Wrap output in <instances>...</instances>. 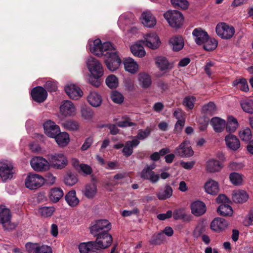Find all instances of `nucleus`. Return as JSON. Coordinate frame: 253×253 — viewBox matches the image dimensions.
Masks as SVG:
<instances>
[{
    "label": "nucleus",
    "instance_id": "c9c22d12",
    "mask_svg": "<svg viewBox=\"0 0 253 253\" xmlns=\"http://www.w3.org/2000/svg\"><path fill=\"white\" fill-rule=\"evenodd\" d=\"M170 44L174 51H179L184 46V41L182 37L175 36L171 38L169 42Z\"/></svg>",
    "mask_w": 253,
    "mask_h": 253
},
{
    "label": "nucleus",
    "instance_id": "c85d7f7f",
    "mask_svg": "<svg viewBox=\"0 0 253 253\" xmlns=\"http://www.w3.org/2000/svg\"><path fill=\"white\" fill-rule=\"evenodd\" d=\"M204 189L206 193L213 195H217L219 190L218 182L212 179H210L205 183Z\"/></svg>",
    "mask_w": 253,
    "mask_h": 253
},
{
    "label": "nucleus",
    "instance_id": "412c9836",
    "mask_svg": "<svg viewBox=\"0 0 253 253\" xmlns=\"http://www.w3.org/2000/svg\"><path fill=\"white\" fill-rule=\"evenodd\" d=\"M228 225V222L225 219L216 217L211 221V228L212 230L219 232L225 229Z\"/></svg>",
    "mask_w": 253,
    "mask_h": 253
},
{
    "label": "nucleus",
    "instance_id": "f03ea898",
    "mask_svg": "<svg viewBox=\"0 0 253 253\" xmlns=\"http://www.w3.org/2000/svg\"><path fill=\"white\" fill-rule=\"evenodd\" d=\"M164 17L169 26L172 28H179L183 24V15L178 11L168 10L164 13Z\"/></svg>",
    "mask_w": 253,
    "mask_h": 253
},
{
    "label": "nucleus",
    "instance_id": "c756f323",
    "mask_svg": "<svg viewBox=\"0 0 253 253\" xmlns=\"http://www.w3.org/2000/svg\"><path fill=\"white\" fill-rule=\"evenodd\" d=\"M87 100L88 103L93 107L100 106L102 102L101 96L94 91H90L87 97Z\"/></svg>",
    "mask_w": 253,
    "mask_h": 253
},
{
    "label": "nucleus",
    "instance_id": "f704fd0d",
    "mask_svg": "<svg viewBox=\"0 0 253 253\" xmlns=\"http://www.w3.org/2000/svg\"><path fill=\"white\" fill-rule=\"evenodd\" d=\"M138 81L139 85L143 88L149 87L152 84L150 76L145 72H141L138 75Z\"/></svg>",
    "mask_w": 253,
    "mask_h": 253
},
{
    "label": "nucleus",
    "instance_id": "a19ab883",
    "mask_svg": "<svg viewBox=\"0 0 253 253\" xmlns=\"http://www.w3.org/2000/svg\"><path fill=\"white\" fill-rule=\"evenodd\" d=\"M131 53L135 56L142 57L146 54L143 46L140 42H137L130 46Z\"/></svg>",
    "mask_w": 253,
    "mask_h": 253
},
{
    "label": "nucleus",
    "instance_id": "e433bc0d",
    "mask_svg": "<svg viewBox=\"0 0 253 253\" xmlns=\"http://www.w3.org/2000/svg\"><path fill=\"white\" fill-rule=\"evenodd\" d=\"M239 126V123L237 120L232 116L227 117V122H226V130L228 132L233 133Z\"/></svg>",
    "mask_w": 253,
    "mask_h": 253
},
{
    "label": "nucleus",
    "instance_id": "13d9d810",
    "mask_svg": "<svg viewBox=\"0 0 253 253\" xmlns=\"http://www.w3.org/2000/svg\"><path fill=\"white\" fill-rule=\"evenodd\" d=\"M78 181L76 176L71 173H68L64 177V183L66 185L73 186Z\"/></svg>",
    "mask_w": 253,
    "mask_h": 253
},
{
    "label": "nucleus",
    "instance_id": "f257e3e1",
    "mask_svg": "<svg viewBox=\"0 0 253 253\" xmlns=\"http://www.w3.org/2000/svg\"><path fill=\"white\" fill-rule=\"evenodd\" d=\"M88 44L90 51L99 57L107 55L115 48L110 42L102 43L99 39L90 40Z\"/></svg>",
    "mask_w": 253,
    "mask_h": 253
},
{
    "label": "nucleus",
    "instance_id": "6e6d98bb",
    "mask_svg": "<svg viewBox=\"0 0 253 253\" xmlns=\"http://www.w3.org/2000/svg\"><path fill=\"white\" fill-rule=\"evenodd\" d=\"M165 240V236L163 232H160L158 234H154L150 242L151 244L157 245L161 244Z\"/></svg>",
    "mask_w": 253,
    "mask_h": 253
},
{
    "label": "nucleus",
    "instance_id": "4468645a",
    "mask_svg": "<svg viewBox=\"0 0 253 253\" xmlns=\"http://www.w3.org/2000/svg\"><path fill=\"white\" fill-rule=\"evenodd\" d=\"M25 248L28 253H52L51 248L45 245L27 243Z\"/></svg>",
    "mask_w": 253,
    "mask_h": 253
},
{
    "label": "nucleus",
    "instance_id": "5701e85b",
    "mask_svg": "<svg viewBox=\"0 0 253 253\" xmlns=\"http://www.w3.org/2000/svg\"><path fill=\"white\" fill-rule=\"evenodd\" d=\"M142 23L148 28L153 27L157 23L156 18L148 11L142 13L141 17Z\"/></svg>",
    "mask_w": 253,
    "mask_h": 253
},
{
    "label": "nucleus",
    "instance_id": "ea45409f",
    "mask_svg": "<svg viewBox=\"0 0 253 253\" xmlns=\"http://www.w3.org/2000/svg\"><path fill=\"white\" fill-rule=\"evenodd\" d=\"M156 64L161 71H165L170 68V64L167 58L163 56H159L155 59Z\"/></svg>",
    "mask_w": 253,
    "mask_h": 253
},
{
    "label": "nucleus",
    "instance_id": "8fccbe9b",
    "mask_svg": "<svg viewBox=\"0 0 253 253\" xmlns=\"http://www.w3.org/2000/svg\"><path fill=\"white\" fill-rule=\"evenodd\" d=\"M231 183L234 185H240L243 182V176L237 172H232L229 175Z\"/></svg>",
    "mask_w": 253,
    "mask_h": 253
},
{
    "label": "nucleus",
    "instance_id": "473e14b6",
    "mask_svg": "<svg viewBox=\"0 0 253 253\" xmlns=\"http://www.w3.org/2000/svg\"><path fill=\"white\" fill-rule=\"evenodd\" d=\"M195 41L198 45L203 44L209 39L207 33L201 29H195L192 32Z\"/></svg>",
    "mask_w": 253,
    "mask_h": 253
},
{
    "label": "nucleus",
    "instance_id": "6e6552de",
    "mask_svg": "<svg viewBox=\"0 0 253 253\" xmlns=\"http://www.w3.org/2000/svg\"><path fill=\"white\" fill-rule=\"evenodd\" d=\"M86 66L90 74L97 77H102L104 71L101 63L95 58L89 57L86 60Z\"/></svg>",
    "mask_w": 253,
    "mask_h": 253
},
{
    "label": "nucleus",
    "instance_id": "bb28decb",
    "mask_svg": "<svg viewBox=\"0 0 253 253\" xmlns=\"http://www.w3.org/2000/svg\"><path fill=\"white\" fill-rule=\"evenodd\" d=\"M141 178L150 180L152 183H155L158 181L160 179L159 174L156 173L149 168H144L141 173Z\"/></svg>",
    "mask_w": 253,
    "mask_h": 253
},
{
    "label": "nucleus",
    "instance_id": "c03bdc74",
    "mask_svg": "<svg viewBox=\"0 0 253 253\" xmlns=\"http://www.w3.org/2000/svg\"><path fill=\"white\" fill-rule=\"evenodd\" d=\"M97 191L96 185L94 183H92L86 185L84 194L86 198L92 199L96 195Z\"/></svg>",
    "mask_w": 253,
    "mask_h": 253
},
{
    "label": "nucleus",
    "instance_id": "dca6fc26",
    "mask_svg": "<svg viewBox=\"0 0 253 253\" xmlns=\"http://www.w3.org/2000/svg\"><path fill=\"white\" fill-rule=\"evenodd\" d=\"M61 114L65 117L74 116L76 114V108L70 101H64L60 107Z\"/></svg>",
    "mask_w": 253,
    "mask_h": 253
},
{
    "label": "nucleus",
    "instance_id": "cd10ccee",
    "mask_svg": "<svg viewBox=\"0 0 253 253\" xmlns=\"http://www.w3.org/2000/svg\"><path fill=\"white\" fill-rule=\"evenodd\" d=\"M139 143V141L136 138H133L131 141H126L123 149L124 155L126 157L130 156L133 153V148L138 146Z\"/></svg>",
    "mask_w": 253,
    "mask_h": 253
},
{
    "label": "nucleus",
    "instance_id": "6ab92c4d",
    "mask_svg": "<svg viewBox=\"0 0 253 253\" xmlns=\"http://www.w3.org/2000/svg\"><path fill=\"white\" fill-rule=\"evenodd\" d=\"M224 140L227 148L231 150L237 151L241 146L239 139L234 134H227L225 136Z\"/></svg>",
    "mask_w": 253,
    "mask_h": 253
},
{
    "label": "nucleus",
    "instance_id": "09e8293b",
    "mask_svg": "<svg viewBox=\"0 0 253 253\" xmlns=\"http://www.w3.org/2000/svg\"><path fill=\"white\" fill-rule=\"evenodd\" d=\"M106 84L110 88H115L119 84L118 79L114 75H110L106 79Z\"/></svg>",
    "mask_w": 253,
    "mask_h": 253
},
{
    "label": "nucleus",
    "instance_id": "0e129e2a",
    "mask_svg": "<svg viewBox=\"0 0 253 253\" xmlns=\"http://www.w3.org/2000/svg\"><path fill=\"white\" fill-rule=\"evenodd\" d=\"M203 110L207 114L212 115L216 111V106L213 103L210 102L203 106Z\"/></svg>",
    "mask_w": 253,
    "mask_h": 253
},
{
    "label": "nucleus",
    "instance_id": "e2e57ef3",
    "mask_svg": "<svg viewBox=\"0 0 253 253\" xmlns=\"http://www.w3.org/2000/svg\"><path fill=\"white\" fill-rule=\"evenodd\" d=\"M119 181L116 180L114 177H108L105 181V188L109 190L112 191V187L118 184Z\"/></svg>",
    "mask_w": 253,
    "mask_h": 253
},
{
    "label": "nucleus",
    "instance_id": "864d4df0",
    "mask_svg": "<svg viewBox=\"0 0 253 253\" xmlns=\"http://www.w3.org/2000/svg\"><path fill=\"white\" fill-rule=\"evenodd\" d=\"M55 211L53 207H43L39 209V212L43 217L51 216Z\"/></svg>",
    "mask_w": 253,
    "mask_h": 253
},
{
    "label": "nucleus",
    "instance_id": "393cba45",
    "mask_svg": "<svg viewBox=\"0 0 253 253\" xmlns=\"http://www.w3.org/2000/svg\"><path fill=\"white\" fill-rule=\"evenodd\" d=\"M222 168V163L214 159H211L206 162V169L209 172H218L221 170Z\"/></svg>",
    "mask_w": 253,
    "mask_h": 253
},
{
    "label": "nucleus",
    "instance_id": "338daca9",
    "mask_svg": "<svg viewBox=\"0 0 253 253\" xmlns=\"http://www.w3.org/2000/svg\"><path fill=\"white\" fill-rule=\"evenodd\" d=\"M151 129L149 128H147L145 130L140 129L139 130L138 133L135 138L137 140L144 139L149 135Z\"/></svg>",
    "mask_w": 253,
    "mask_h": 253
},
{
    "label": "nucleus",
    "instance_id": "7ed1b4c3",
    "mask_svg": "<svg viewBox=\"0 0 253 253\" xmlns=\"http://www.w3.org/2000/svg\"><path fill=\"white\" fill-rule=\"evenodd\" d=\"M11 213L9 209L5 206H0V223L5 230L11 231L14 230L17 225L11 221Z\"/></svg>",
    "mask_w": 253,
    "mask_h": 253
},
{
    "label": "nucleus",
    "instance_id": "aec40b11",
    "mask_svg": "<svg viewBox=\"0 0 253 253\" xmlns=\"http://www.w3.org/2000/svg\"><path fill=\"white\" fill-rule=\"evenodd\" d=\"M67 94L72 99H78L83 95V92L78 86L71 84L65 87Z\"/></svg>",
    "mask_w": 253,
    "mask_h": 253
},
{
    "label": "nucleus",
    "instance_id": "774afa93",
    "mask_svg": "<svg viewBox=\"0 0 253 253\" xmlns=\"http://www.w3.org/2000/svg\"><path fill=\"white\" fill-rule=\"evenodd\" d=\"M56 178L52 174L50 173H47L44 178V183L47 185H53L56 181Z\"/></svg>",
    "mask_w": 253,
    "mask_h": 253
},
{
    "label": "nucleus",
    "instance_id": "603ef678",
    "mask_svg": "<svg viewBox=\"0 0 253 253\" xmlns=\"http://www.w3.org/2000/svg\"><path fill=\"white\" fill-rule=\"evenodd\" d=\"M204 48L207 51L215 49L217 45V42L214 39H208L204 43Z\"/></svg>",
    "mask_w": 253,
    "mask_h": 253
},
{
    "label": "nucleus",
    "instance_id": "9d476101",
    "mask_svg": "<svg viewBox=\"0 0 253 253\" xmlns=\"http://www.w3.org/2000/svg\"><path fill=\"white\" fill-rule=\"evenodd\" d=\"M25 184L30 189H36L44 184V178L38 174H30L27 176Z\"/></svg>",
    "mask_w": 253,
    "mask_h": 253
},
{
    "label": "nucleus",
    "instance_id": "0eeeda50",
    "mask_svg": "<svg viewBox=\"0 0 253 253\" xmlns=\"http://www.w3.org/2000/svg\"><path fill=\"white\" fill-rule=\"evenodd\" d=\"M14 171L12 164L7 161L0 162V177L3 181L12 178Z\"/></svg>",
    "mask_w": 253,
    "mask_h": 253
},
{
    "label": "nucleus",
    "instance_id": "37998d69",
    "mask_svg": "<svg viewBox=\"0 0 253 253\" xmlns=\"http://www.w3.org/2000/svg\"><path fill=\"white\" fill-rule=\"evenodd\" d=\"M57 143L61 146H65L69 142V136L67 132H59L54 137Z\"/></svg>",
    "mask_w": 253,
    "mask_h": 253
},
{
    "label": "nucleus",
    "instance_id": "9b49d317",
    "mask_svg": "<svg viewBox=\"0 0 253 253\" xmlns=\"http://www.w3.org/2000/svg\"><path fill=\"white\" fill-rule=\"evenodd\" d=\"M174 153L176 156L186 158L192 156L194 151L190 145L189 141L185 140L175 149Z\"/></svg>",
    "mask_w": 253,
    "mask_h": 253
},
{
    "label": "nucleus",
    "instance_id": "bf43d9fd",
    "mask_svg": "<svg viewBox=\"0 0 253 253\" xmlns=\"http://www.w3.org/2000/svg\"><path fill=\"white\" fill-rule=\"evenodd\" d=\"M81 116L84 119L90 121L93 117V112L90 108H83L81 110Z\"/></svg>",
    "mask_w": 253,
    "mask_h": 253
},
{
    "label": "nucleus",
    "instance_id": "5fc2aeb1",
    "mask_svg": "<svg viewBox=\"0 0 253 253\" xmlns=\"http://www.w3.org/2000/svg\"><path fill=\"white\" fill-rule=\"evenodd\" d=\"M242 108L246 113H253V100H245L241 103Z\"/></svg>",
    "mask_w": 253,
    "mask_h": 253
},
{
    "label": "nucleus",
    "instance_id": "39448f33",
    "mask_svg": "<svg viewBox=\"0 0 253 253\" xmlns=\"http://www.w3.org/2000/svg\"><path fill=\"white\" fill-rule=\"evenodd\" d=\"M89 228L90 233L93 236H96L102 232H108L111 229V224L106 219L97 220L92 223Z\"/></svg>",
    "mask_w": 253,
    "mask_h": 253
},
{
    "label": "nucleus",
    "instance_id": "f3484780",
    "mask_svg": "<svg viewBox=\"0 0 253 253\" xmlns=\"http://www.w3.org/2000/svg\"><path fill=\"white\" fill-rule=\"evenodd\" d=\"M43 127L45 134L52 138L55 137L60 131L59 126L50 120L45 122L43 125Z\"/></svg>",
    "mask_w": 253,
    "mask_h": 253
},
{
    "label": "nucleus",
    "instance_id": "ddd939ff",
    "mask_svg": "<svg viewBox=\"0 0 253 253\" xmlns=\"http://www.w3.org/2000/svg\"><path fill=\"white\" fill-rule=\"evenodd\" d=\"M143 42L145 45L152 49H156L161 44V41L156 33H148L144 36Z\"/></svg>",
    "mask_w": 253,
    "mask_h": 253
},
{
    "label": "nucleus",
    "instance_id": "79ce46f5",
    "mask_svg": "<svg viewBox=\"0 0 253 253\" xmlns=\"http://www.w3.org/2000/svg\"><path fill=\"white\" fill-rule=\"evenodd\" d=\"M65 200L71 207H75L79 203V200L76 197V191L72 190L69 191L65 197Z\"/></svg>",
    "mask_w": 253,
    "mask_h": 253
},
{
    "label": "nucleus",
    "instance_id": "b1692460",
    "mask_svg": "<svg viewBox=\"0 0 253 253\" xmlns=\"http://www.w3.org/2000/svg\"><path fill=\"white\" fill-rule=\"evenodd\" d=\"M249 197V194L243 190H236L232 193V200L236 203H245L248 201Z\"/></svg>",
    "mask_w": 253,
    "mask_h": 253
},
{
    "label": "nucleus",
    "instance_id": "2f4dec72",
    "mask_svg": "<svg viewBox=\"0 0 253 253\" xmlns=\"http://www.w3.org/2000/svg\"><path fill=\"white\" fill-rule=\"evenodd\" d=\"M210 124L214 131L219 133L224 130L226 126V121L223 119L216 117L211 119Z\"/></svg>",
    "mask_w": 253,
    "mask_h": 253
},
{
    "label": "nucleus",
    "instance_id": "1a4fd4ad",
    "mask_svg": "<svg viewBox=\"0 0 253 253\" xmlns=\"http://www.w3.org/2000/svg\"><path fill=\"white\" fill-rule=\"evenodd\" d=\"M48 162L52 168L62 169L67 164V159L62 153H55L49 156Z\"/></svg>",
    "mask_w": 253,
    "mask_h": 253
},
{
    "label": "nucleus",
    "instance_id": "4be33fe9",
    "mask_svg": "<svg viewBox=\"0 0 253 253\" xmlns=\"http://www.w3.org/2000/svg\"><path fill=\"white\" fill-rule=\"evenodd\" d=\"M79 249L80 253H99L94 242L81 243L79 245Z\"/></svg>",
    "mask_w": 253,
    "mask_h": 253
},
{
    "label": "nucleus",
    "instance_id": "052dcab7",
    "mask_svg": "<svg viewBox=\"0 0 253 253\" xmlns=\"http://www.w3.org/2000/svg\"><path fill=\"white\" fill-rule=\"evenodd\" d=\"M196 101V98L193 96H186L183 100V105L190 109H193L194 103Z\"/></svg>",
    "mask_w": 253,
    "mask_h": 253
},
{
    "label": "nucleus",
    "instance_id": "423d86ee",
    "mask_svg": "<svg viewBox=\"0 0 253 253\" xmlns=\"http://www.w3.org/2000/svg\"><path fill=\"white\" fill-rule=\"evenodd\" d=\"M217 35L223 39H230L233 37L235 34L234 28L225 23L218 24L216 27Z\"/></svg>",
    "mask_w": 253,
    "mask_h": 253
},
{
    "label": "nucleus",
    "instance_id": "4d7b16f0",
    "mask_svg": "<svg viewBox=\"0 0 253 253\" xmlns=\"http://www.w3.org/2000/svg\"><path fill=\"white\" fill-rule=\"evenodd\" d=\"M172 5L175 8H181L186 9L189 6V2L187 0H171Z\"/></svg>",
    "mask_w": 253,
    "mask_h": 253
},
{
    "label": "nucleus",
    "instance_id": "20e7f679",
    "mask_svg": "<svg viewBox=\"0 0 253 253\" xmlns=\"http://www.w3.org/2000/svg\"><path fill=\"white\" fill-rule=\"evenodd\" d=\"M104 57L107 68L112 72L117 70L121 64L122 60L117 54L116 48Z\"/></svg>",
    "mask_w": 253,
    "mask_h": 253
},
{
    "label": "nucleus",
    "instance_id": "680f3d73",
    "mask_svg": "<svg viewBox=\"0 0 253 253\" xmlns=\"http://www.w3.org/2000/svg\"><path fill=\"white\" fill-rule=\"evenodd\" d=\"M111 98L112 101L118 104L122 103L124 101V96L123 95L118 92V91H113L111 94Z\"/></svg>",
    "mask_w": 253,
    "mask_h": 253
},
{
    "label": "nucleus",
    "instance_id": "49530a36",
    "mask_svg": "<svg viewBox=\"0 0 253 253\" xmlns=\"http://www.w3.org/2000/svg\"><path fill=\"white\" fill-rule=\"evenodd\" d=\"M218 214L222 216H231L233 211L232 207L226 204H221L217 210Z\"/></svg>",
    "mask_w": 253,
    "mask_h": 253
},
{
    "label": "nucleus",
    "instance_id": "3c124183",
    "mask_svg": "<svg viewBox=\"0 0 253 253\" xmlns=\"http://www.w3.org/2000/svg\"><path fill=\"white\" fill-rule=\"evenodd\" d=\"M62 126L67 130L76 131L79 129V124L77 121L69 120L62 123Z\"/></svg>",
    "mask_w": 253,
    "mask_h": 253
},
{
    "label": "nucleus",
    "instance_id": "a18cd8bd",
    "mask_svg": "<svg viewBox=\"0 0 253 253\" xmlns=\"http://www.w3.org/2000/svg\"><path fill=\"white\" fill-rule=\"evenodd\" d=\"M172 194V189L169 185L166 186L164 189H161L157 194V197L160 200H165L169 198Z\"/></svg>",
    "mask_w": 253,
    "mask_h": 253
},
{
    "label": "nucleus",
    "instance_id": "58836bf2",
    "mask_svg": "<svg viewBox=\"0 0 253 253\" xmlns=\"http://www.w3.org/2000/svg\"><path fill=\"white\" fill-rule=\"evenodd\" d=\"M173 217L176 220L182 219L186 222H189L191 220V215L187 214L183 209L175 210L173 213Z\"/></svg>",
    "mask_w": 253,
    "mask_h": 253
},
{
    "label": "nucleus",
    "instance_id": "72a5a7b5",
    "mask_svg": "<svg viewBox=\"0 0 253 253\" xmlns=\"http://www.w3.org/2000/svg\"><path fill=\"white\" fill-rule=\"evenodd\" d=\"M63 190L59 188L55 187L51 189L48 193V197L52 203H57L63 196Z\"/></svg>",
    "mask_w": 253,
    "mask_h": 253
},
{
    "label": "nucleus",
    "instance_id": "7c9ffc66",
    "mask_svg": "<svg viewBox=\"0 0 253 253\" xmlns=\"http://www.w3.org/2000/svg\"><path fill=\"white\" fill-rule=\"evenodd\" d=\"M191 212L195 216H200L206 211L205 204L199 201H195L191 205Z\"/></svg>",
    "mask_w": 253,
    "mask_h": 253
},
{
    "label": "nucleus",
    "instance_id": "a211bd4d",
    "mask_svg": "<svg viewBox=\"0 0 253 253\" xmlns=\"http://www.w3.org/2000/svg\"><path fill=\"white\" fill-rule=\"evenodd\" d=\"M31 96L34 101L38 103H41L46 99L47 93L42 87L39 86L32 89Z\"/></svg>",
    "mask_w": 253,
    "mask_h": 253
},
{
    "label": "nucleus",
    "instance_id": "f8f14e48",
    "mask_svg": "<svg viewBox=\"0 0 253 253\" xmlns=\"http://www.w3.org/2000/svg\"><path fill=\"white\" fill-rule=\"evenodd\" d=\"M30 165L33 169L36 171H45L50 168L48 161L41 157L33 158L31 160Z\"/></svg>",
    "mask_w": 253,
    "mask_h": 253
},
{
    "label": "nucleus",
    "instance_id": "4c0bfd02",
    "mask_svg": "<svg viewBox=\"0 0 253 253\" xmlns=\"http://www.w3.org/2000/svg\"><path fill=\"white\" fill-rule=\"evenodd\" d=\"M232 85L244 92H248L249 90L247 81L243 78H236L232 82Z\"/></svg>",
    "mask_w": 253,
    "mask_h": 253
},
{
    "label": "nucleus",
    "instance_id": "69168bd1",
    "mask_svg": "<svg viewBox=\"0 0 253 253\" xmlns=\"http://www.w3.org/2000/svg\"><path fill=\"white\" fill-rule=\"evenodd\" d=\"M101 77H97L96 76H93L90 74L88 78V82L95 87H98L100 85V81L99 78Z\"/></svg>",
    "mask_w": 253,
    "mask_h": 253
},
{
    "label": "nucleus",
    "instance_id": "2eb2a0df",
    "mask_svg": "<svg viewBox=\"0 0 253 253\" xmlns=\"http://www.w3.org/2000/svg\"><path fill=\"white\" fill-rule=\"evenodd\" d=\"M95 236L96 239L94 242L98 249L107 248L112 243V236L108 232H102Z\"/></svg>",
    "mask_w": 253,
    "mask_h": 253
},
{
    "label": "nucleus",
    "instance_id": "de8ad7c7",
    "mask_svg": "<svg viewBox=\"0 0 253 253\" xmlns=\"http://www.w3.org/2000/svg\"><path fill=\"white\" fill-rule=\"evenodd\" d=\"M238 135L243 141L248 142L252 137L251 130L249 127L243 128L240 130Z\"/></svg>",
    "mask_w": 253,
    "mask_h": 253
},
{
    "label": "nucleus",
    "instance_id": "a878e982",
    "mask_svg": "<svg viewBox=\"0 0 253 253\" xmlns=\"http://www.w3.org/2000/svg\"><path fill=\"white\" fill-rule=\"evenodd\" d=\"M124 65L126 71L134 74L139 70V65L133 59L128 57L124 60Z\"/></svg>",
    "mask_w": 253,
    "mask_h": 253
}]
</instances>
